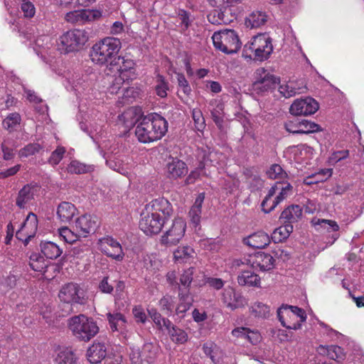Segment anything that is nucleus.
Masks as SVG:
<instances>
[{
  "instance_id": "nucleus-1",
  "label": "nucleus",
  "mask_w": 364,
  "mask_h": 364,
  "mask_svg": "<svg viewBox=\"0 0 364 364\" xmlns=\"http://www.w3.org/2000/svg\"><path fill=\"white\" fill-rule=\"evenodd\" d=\"M173 213L169 201L164 198H159L146 204L141 214L139 228L146 235L159 233L166 221Z\"/></svg>"
},
{
  "instance_id": "nucleus-2",
  "label": "nucleus",
  "mask_w": 364,
  "mask_h": 364,
  "mask_svg": "<svg viewBox=\"0 0 364 364\" xmlns=\"http://www.w3.org/2000/svg\"><path fill=\"white\" fill-rule=\"evenodd\" d=\"M168 131V122L164 117L151 113L141 118L135 129L138 140L144 144L161 139Z\"/></svg>"
},
{
  "instance_id": "nucleus-3",
  "label": "nucleus",
  "mask_w": 364,
  "mask_h": 364,
  "mask_svg": "<svg viewBox=\"0 0 364 364\" xmlns=\"http://www.w3.org/2000/svg\"><path fill=\"white\" fill-rule=\"evenodd\" d=\"M108 70H116L118 74V76L114 75L111 77L112 78L114 77L109 87V90L112 94H117L122 85L125 82L135 78V63L133 60L129 58L126 59L121 56L114 58L110 63Z\"/></svg>"
},
{
  "instance_id": "nucleus-4",
  "label": "nucleus",
  "mask_w": 364,
  "mask_h": 364,
  "mask_svg": "<svg viewBox=\"0 0 364 364\" xmlns=\"http://www.w3.org/2000/svg\"><path fill=\"white\" fill-rule=\"evenodd\" d=\"M273 51L271 38L266 33H260L252 38L246 43L242 51V57L254 61L267 60Z\"/></svg>"
},
{
  "instance_id": "nucleus-5",
  "label": "nucleus",
  "mask_w": 364,
  "mask_h": 364,
  "mask_svg": "<svg viewBox=\"0 0 364 364\" xmlns=\"http://www.w3.org/2000/svg\"><path fill=\"white\" fill-rule=\"evenodd\" d=\"M122 43L119 39L106 37L92 46V62L103 65L118 53Z\"/></svg>"
},
{
  "instance_id": "nucleus-6",
  "label": "nucleus",
  "mask_w": 364,
  "mask_h": 364,
  "mask_svg": "<svg viewBox=\"0 0 364 364\" xmlns=\"http://www.w3.org/2000/svg\"><path fill=\"white\" fill-rule=\"evenodd\" d=\"M88 39L89 35L85 30H69L60 36L58 49L65 54L78 51L83 48Z\"/></svg>"
},
{
  "instance_id": "nucleus-7",
  "label": "nucleus",
  "mask_w": 364,
  "mask_h": 364,
  "mask_svg": "<svg viewBox=\"0 0 364 364\" xmlns=\"http://www.w3.org/2000/svg\"><path fill=\"white\" fill-rule=\"evenodd\" d=\"M214 47L226 54L237 53L241 48V42L235 31L223 29L216 31L212 36Z\"/></svg>"
},
{
  "instance_id": "nucleus-8",
  "label": "nucleus",
  "mask_w": 364,
  "mask_h": 364,
  "mask_svg": "<svg viewBox=\"0 0 364 364\" xmlns=\"http://www.w3.org/2000/svg\"><path fill=\"white\" fill-rule=\"evenodd\" d=\"M277 317L284 327L297 330L306 321V314L304 309L297 306L282 305L277 310Z\"/></svg>"
},
{
  "instance_id": "nucleus-9",
  "label": "nucleus",
  "mask_w": 364,
  "mask_h": 364,
  "mask_svg": "<svg viewBox=\"0 0 364 364\" xmlns=\"http://www.w3.org/2000/svg\"><path fill=\"white\" fill-rule=\"evenodd\" d=\"M186 223L182 218H176L161 235L160 242L166 247L176 245L184 237Z\"/></svg>"
},
{
  "instance_id": "nucleus-10",
  "label": "nucleus",
  "mask_w": 364,
  "mask_h": 364,
  "mask_svg": "<svg viewBox=\"0 0 364 364\" xmlns=\"http://www.w3.org/2000/svg\"><path fill=\"white\" fill-rule=\"evenodd\" d=\"M69 328L75 337L84 342H88L91 339V323L89 318L80 314L69 319Z\"/></svg>"
},
{
  "instance_id": "nucleus-11",
  "label": "nucleus",
  "mask_w": 364,
  "mask_h": 364,
  "mask_svg": "<svg viewBox=\"0 0 364 364\" xmlns=\"http://www.w3.org/2000/svg\"><path fill=\"white\" fill-rule=\"evenodd\" d=\"M97 248L104 255L117 262H122L124 258V252L121 244L114 238L107 236L99 239Z\"/></svg>"
},
{
  "instance_id": "nucleus-12",
  "label": "nucleus",
  "mask_w": 364,
  "mask_h": 364,
  "mask_svg": "<svg viewBox=\"0 0 364 364\" xmlns=\"http://www.w3.org/2000/svg\"><path fill=\"white\" fill-rule=\"evenodd\" d=\"M274 257L268 253L258 252L247 257H244L241 260L242 264L250 266L255 270L269 271L274 267Z\"/></svg>"
},
{
  "instance_id": "nucleus-13",
  "label": "nucleus",
  "mask_w": 364,
  "mask_h": 364,
  "mask_svg": "<svg viewBox=\"0 0 364 364\" xmlns=\"http://www.w3.org/2000/svg\"><path fill=\"white\" fill-rule=\"evenodd\" d=\"M213 9L207 16L208 21L215 25L229 24L233 22L237 16L233 11L232 6L223 4L222 6H210Z\"/></svg>"
},
{
  "instance_id": "nucleus-14",
  "label": "nucleus",
  "mask_w": 364,
  "mask_h": 364,
  "mask_svg": "<svg viewBox=\"0 0 364 364\" xmlns=\"http://www.w3.org/2000/svg\"><path fill=\"white\" fill-rule=\"evenodd\" d=\"M38 229L37 215L30 212L26 218L21 228L16 232V237L27 245L31 238L34 237Z\"/></svg>"
},
{
  "instance_id": "nucleus-15",
  "label": "nucleus",
  "mask_w": 364,
  "mask_h": 364,
  "mask_svg": "<svg viewBox=\"0 0 364 364\" xmlns=\"http://www.w3.org/2000/svg\"><path fill=\"white\" fill-rule=\"evenodd\" d=\"M318 108V103L309 97L295 100L290 106L289 112L295 116H307L314 114Z\"/></svg>"
},
{
  "instance_id": "nucleus-16",
  "label": "nucleus",
  "mask_w": 364,
  "mask_h": 364,
  "mask_svg": "<svg viewBox=\"0 0 364 364\" xmlns=\"http://www.w3.org/2000/svg\"><path fill=\"white\" fill-rule=\"evenodd\" d=\"M41 190V186L31 182L24 185L19 191L16 198V205L21 209L25 208L28 204L31 203L36 195Z\"/></svg>"
},
{
  "instance_id": "nucleus-17",
  "label": "nucleus",
  "mask_w": 364,
  "mask_h": 364,
  "mask_svg": "<svg viewBox=\"0 0 364 364\" xmlns=\"http://www.w3.org/2000/svg\"><path fill=\"white\" fill-rule=\"evenodd\" d=\"M311 224L318 230H323L331 234L330 236L331 239V244L334 243L340 237V227L335 220L314 218L311 220Z\"/></svg>"
},
{
  "instance_id": "nucleus-18",
  "label": "nucleus",
  "mask_w": 364,
  "mask_h": 364,
  "mask_svg": "<svg viewBox=\"0 0 364 364\" xmlns=\"http://www.w3.org/2000/svg\"><path fill=\"white\" fill-rule=\"evenodd\" d=\"M188 172L186 164L178 158H171L166 166V173L170 179H177L184 176Z\"/></svg>"
},
{
  "instance_id": "nucleus-19",
  "label": "nucleus",
  "mask_w": 364,
  "mask_h": 364,
  "mask_svg": "<svg viewBox=\"0 0 364 364\" xmlns=\"http://www.w3.org/2000/svg\"><path fill=\"white\" fill-rule=\"evenodd\" d=\"M91 17V9H80L67 12L64 20L73 25H84L90 22Z\"/></svg>"
},
{
  "instance_id": "nucleus-20",
  "label": "nucleus",
  "mask_w": 364,
  "mask_h": 364,
  "mask_svg": "<svg viewBox=\"0 0 364 364\" xmlns=\"http://www.w3.org/2000/svg\"><path fill=\"white\" fill-rule=\"evenodd\" d=\"M243 241L245 245L252 248L262 249L269 244L270 239L267 233L259 231L244 238Z\"/></svg>"
},
{
  "instance_id": "nucleus-21",
  "label": "nucleus",
  "mask_w": 364,
  "mask_h": 364,
  "mask_svg": "<svg viewBox=\"0 0 364 364\" xmlns=\"http://www.w3.org/2000/svg\"><path fill=\"white\" fill-rule=\"evenodd\" d=\"M77 214V209L70 202H62L58 206L57 215L63 223H70Z\"/></svg>"
},
{
  "instance_id": "nucleus-22",
  "label": "nucleus",
  "mask_w": 364,
  "mask_h": 364,
  "mask_svg": "<svg viewBox=\"0 0 364 364\" xmlns=\"http://www.w3.org/2000/svg\"><path fill=\"white\" fill-rule=\"evenodd\" d=\"M317 351L320 355H326L330 359L336 360L338 363L343 360L346 357L343 349L341 347L336 345H321L318 347Z\"/></svg>"
},
{
  "instance_id": "nucleus-23",
  "label": "nucleus",
  "mask_w": 364,
  "mask_h": 364,
  "mask_svg": "<svg viewBox=\"0 0 364 364\" xmlns=\"http://www.w3.org/2000/svg\"><path fill=\"white\" fill-rule=\"evenodd\" d=\"M302 212V208L299 205H291L282 212L279 218L284 223L292 225L301 219Z\"/></svg>"
},
{
  "instance_id": "nucleus-24",
  "label": "nucleus",
  "mask_w": 364,
  "mask_h": 364,
  "mask_svg": "<svg viewBox=\"0 0 364 364\" xmlns=\"http://www.w3.org/2000/svg\"><path fill=\"white\" fill-rule=\"evenodd\" d=\"M196 256L195 250L190 246H179L173 252L175 262L178 264H191Z\"/></svg>"
},
{
  "instance_id": "nucleus-25",
  "label": "nucleus",
  "mask_w": 364,
  "mask_h": 364,
  "mask_svg": "<svg viewBox=\"0 0 364 364\" xmlns=\"http://www.w3.org/2000/svg\"><path fill=\"white\" fill-rule=\"evenodd\" d=\"M270 189H274V196L278 193V195L275 197V203L279 205L288 196L292 194L293 187L289 183L284 182H276Z\"/></svg>"
},
{
  "instance_id": "nucleus-26",
  "label": "nucleus",
  "mask_w": 364,
  "mask_h": 364,
  "mask_svg": "<svg viewBox=\"0 0 364 364\" xmlns=\"http://www.w3.org/2000/svg\"><path fill=\"white\" fill-rule=\"evenodd\" d=\"M205 199V193H200L196 198L195 203L189 211L191 222L195 228L198 226L200 223L202 205Z\"/></svg>"
},
{
  "instance_id": "nucleus-27",
  "label": "nucleus",
  "mask_w": 364,
  "mask_h": 364,
  "mask_svg": "<svg viewBox=\"0 0 364 364\" xmlns=\"http://www.w3.org/2000/svg\"><path fill=\"white\" fill-rule=\"evenodd\" d=\"M306 90V87H299L296 82L289 81L281 84L279 87V92L285 98H289L298 94H301Z\"/></svg>"
},
{
  "instance_id": "nucleus-28",
  "label": "nucleus",
  "mask_w": 364,
  "mask_h": 364,
  "mask_svg": "<svg viewBox=\"0 0 364 364\" xmlns=\"http://www.w3.org/2000/svg\"><path fill=\"white\" fill-rule=\"evenodd\" d=\"M40 246L41 252L46 258L50 259H57L63 252V250L57 244L50 241L41 242Z\"/></svg>"
},
{
  "instance_id": "nucleus-29",
  "label": "nucleus",
  "mask_w": 364,
  "mask_h": 364,
  "mask_svg": "<svg viewBox=\"0 0 364 364\" xmlns=\"http://www.w3.org/2000/svg\"><path fill=\"white\" fill-rule=\"evenodd\" d=\"M75 226L79 236L86 237L91 229V215L85 214L77 218Z\"/></svg>"
},
{
  "instance_id": "nucleus-30",
  "label": "nucleus",
  "mask_w": 364,
  "mask_h": 364,
  "mask_svg": "<svg viewBox=\"0 0 364 364\" xmlns=\"http://www.w3.org/2000/svg\"><path fill=\"white\" fill-rule=\"evenodd\" d=\"M240 285L257 287L260 283L259 277L250 271H243L237 277Z\"/></svg>"
},
{
  "instance_id": "nucleus-31",
  "label": "nucleus",
  "mask_w": 364,
  "mask_h": 364,
  "mask_svg": "<svg viewBox=\"0 0 364 364\" xmlns=\"http://www.w3.org/2000/svg\"><path fill=\"white\" fill-rule=\"evenodd\" d=\"M107 316L109 326L112 331H118L124 328L126 319L122 314L108 313Z\"/></svg>"
},
{
  "instance_id": "nucleus-32",
  "label": "nucleus",
  "mask_w": 364,
  "mask_h": 364,
  "mask_svg": "<svg viewBox=\"0 0 364 364\" xmlns=\"http://www.w3.org/2000/svg\"><path fill=\"white\" fill-rule=\"evenodd\" d=\"M200 274L201 280L197 281V279H196L195 281L199 287L207 284L210 288L215 290H220L223 289L225 285V282L220 278L206 277L203 272H200Z\"/></svg>"
},
{
  "instance_id": "nucleus-33",
  "label": "nucleus",
  "mask_w": 364,
  "mask_h": 364,
  "mask_svg": "<svg viewBox=\"0 0 364 364\" xmlns=\"http://www.w3.org/2000/svg\"><path fill=\"white\" fill-rule=\"evenodd\" d=\"M43 149V146L39 143H29L18 151V155L20 159L28 158L36 155Z\"/></svg>"
},
{
  "instance_id": "nucleus-34",
  "label": "nucleus",
  "mask_w": 364,
  "mask_h": 364,
  "mask_svg": "<svg viewBox=\"0 0 364 364\" xmlns=\"http://www.w3.org/2000/svg\"><path fill=\"white\" fill-rule=\"evenodd\" d=\"M55 361L57 364H77V358L71 350L65 348L59 351Z\"/></svg>"
},
{
  "instance_id": "nucleus-35",
  "label": "nucleus",
  "mask_w": 364,
  "mask_h": 364,
  "mask_svg": "<svg viewBox=\"0 0 364 364\" xmlns=\"http://www.w3.org/2000/svg\"><path fill=\"white\" fill-rule=\"evenodd\" d=\"M298 125L299 129H293L292 128H290V130L299 134H309L317 132L321 130L320 126L318 124L308 120H301L298 122Z\"/></svg>"
},
{
  "instance_id": "nucleus-36",
  "label": "nucleus",
  "mask_w": 364,
  "mask_h": 364,
  "mask_svg": "<svg viewBox=\"0 0 364 364\" xmlns=\"http://www.w3.org/2000/svg\"><path fill=\"white\" fill-rule=\"evenodd\" d=\"M266 15L262 11H253L246 19L247 26L258 28L264 25L267 21Z\"/></svg>"
},
{
  "instance_id": "nucleus-37",
  "label": "nucleus",
  "mask_w": 364,
  "mask_h": 364,
  "mask_svg": "<svg viewBox=\"0 0 364 364\" xmlns=\"http://www.w3.org/2000/svg\"><path fill=\"white\" fill-rule=\"evenodd\" d=\"M107 349L104 343H92V364H97L106 358Z\"/></svg>"
},
{
  "instance_id": "nucleus-38",
  "label": "nucleus",
  "mask_w": 364,
  "mask_h": 364,
  "mask_svg": "<svg viewBox=\"0 0 364 364\" xmlns=\"http://www.w3.org/2000/svg\"><path fill=\"white\" fill-rule=\"evenodd\" d=\"M29 265L33 270L39 272H44L48 267L44 257L38 253H33L30 256Z\"/></svg>"
},
{
  "instance_id": "nucleus-39",
  "label": "nucleus",
  "mask_w": 364,
  "mask_h": 364,
  "mask_svg": "<svg viewBox=\"0 0 364 364\" xmlns=\"http://www.w3.org/2000/svg\"><path fill=\"white\" fill-rule=\"evenodd\" d=\"M195 268L194 267H190L187 269H186L183 273L181 274L180 278V282L181 285H183L185 288H188L190 287V284L191 282H193L196 286L197 285V283L195 282L196 279L197 281L201 280L200 274L199 273L198 275H196L195 278H193V274L195 273Z\"/></svg>"
},
{
  "instance_id": "nucleus-40",
  "label": "nucleus",
  "mask_w": 364,
  "mask_h": 364,
  "mask_svg": "<svg viewBox=\"0 0 364 364\" xmlns=\"http://www.w3.org/2000/svg\"><path fill=\"white\" fill-rule=\"evenodd\" d=\"M283 226H280L276 228L272 233V239L275 242H282L287 239L291 232L293 231V225L291 224H287Z\"/></svg>"
},
{
  "instance_id": "nucleus-41",
  "label": "nucleus",
  "mask_w": 364,
  "mask_h": 364,
  "mask_svg": "<svg viewBox=\"0 0 364 364\" xmlns=\"http://www.w3.org/2000/svg\"><path fill=\"white\" fill-rule=\"evenodd\" d=\"M21 122V116L17 112L9 114L3 121V127L4 129L11 132Z\"/></svg>"
},
{
  "instance_id": "nucleus-42",
  "label": "nucleus",
  "mask_w": 364,
  "mask_h": 364,
  "mask_svg": "<svg viewBox=\"0 0 364 364\" xmlns=\"http://www.w3.org/2000/svg\"><path fill=\"white\" fill-rule=\"evenodd\" d=\"M274 196V189H269L267 195L264 197L261 203L262 210L265 213L272 211L278 205L275 203V200H272Z\"/></svg>"
},
{
  "instance_id": "nucleus-43",
  "label": "nucleus",
  "mask_w": 364,
  "mask_h": 364,
  "mask_svg": "<svg viewBox=\"0 0 364 364\" xmlns=\"http://www.w3.org/2000/svg\"><path fill=\"white\" fill-rule=\"evenodd\" d=\"M80 290L81 288L77 283L68 282L62 287L58 296H78Z\"/></svg>"
},
{
  "instance_id": "nucleus-44",
  "label": "nucleus",
  "mask_w": 364,
  "mask_h": 364,
  "mask_svg": "<svg viewBox=\"0 0 364 364\" xmlns=\"http://www.w3.org/2000/svg\"><path fill=\"white\" fill-rule=\"evenodd\" d=\"M244 174L247 180L250 181V188L252 191L259 189L263 186V181L257 175H253L250 168H246L244 171Z\"/></svg>"
},
{
  "instance_id": "nucleus-45",
  "label": "nucleus",
  "mask_w": 364,
  "mask_h": 364,
  "mask_svg": "<svg viewBox=\"0 0 364 364\" xmlns=\"http://www.w3.org/2000/svg\"><path fill=\"white\" fill-rule=\"evenodd\" d=\"M66 152V149L64 146H58L50 154V157L48 159V162L53 166H55L61 161L65 154Z\"/></svg>"
},
{
  "instance_id": "nucleus-46",
  "label": "nucleus",
  "mask_w": 364,
  "mask_h": 364,
  "mask_svg": "<svg viewBox=\"0 0 364 364\" xmlns=\"http://www.w3.org/2000/svg\"><path fill=\"white\" fill-rule=\"evenodd\" d=\"M268 178L271 179H284L287 176V173L279 164H272L267 171Z\"/></svg>"
},
{
  "instance_id": "nucleus-47",
  "label": "nucleus",
  "mask_w": 364,
  "mask_h": 364,
  "mask_svg": "<svg viewBox=\"0 0 364 364\" xmlns=\"http://www.w3.org/2000/svg\"><path fill=\"white\" fill-rule=\"evenodd\" d=\"M156 85L155 90L156 95L160 97H165L167 95L168 83L165 80V77L160 74L156 75Z\"/></svg>"
},
{
  "instance_id": "nucleus-48",
  "label": "nucleus",
  "mask_w": 364,
  "mask_h": 364,
  "mask_svg": "<svg viewBox=\"0 0 364 364\" xmlns=\"http://www.w3.org/2000/svg\"><path fill=\"white\" fill-rule=\"evenodd\" d=\"M171 340L176 343H183L187 341L188 335L182 329L176 327H172L168 333Z\"/></svg>"
},
{
  "instance_id": "nucleus-49",
  "label": "nucleus",
  "mask_w": 364,
  "mask_h": 364,
  "mask_svg": "<svg viewBox=\"0 0 364 364\" xmlns=\"http://www.w3.org/2000/svg\"><path fill=\"white\" fill-rule=\"evenodd\" d=\"M191 115L196 129L199 132H202L205 127V121L202 112L200 109L196 108L192 110Z\"/></svg>"
},
{
  "instance_id": "nucleus-50",
  "label": "nucleus",
  "mask_w": 364,
  "mask_h": 364,
  "mask_svg": "<svg viewBox=\"0 0 364 364\" xmlns=\"http://www.w3.org/2000/svg\"><path fill=\"white\" fill-rule=\"evenodd\" d=\"M60 237L67 243L73 244L76 242L79 237V234H75L68 228H62L59 229Z\"/></svg>"
},
{
  "instance_id": "nucleus-51",
  "label": "nucleus",
  "mask_w": 364,
  "mask_h": 364,
  "mask_svg": "<svg viewBox=\"0 0 364 364\" xmlns=\"http://www.w3.org/2000/svg\"><path fill=\"white\" fill-rule=\"evenodd\" d=\"M251 313L257 317H266L269 315V307L261 302H256L251 306Z\"/></svg>"
},
{
  "instance_id": "nucleus-52",
  "label": "nucleus",
  "mask_w": 364,
  "mask_h": 364,
  "mask_svg": "<svg viewBox=\"0 0 364 364\" xmlns=\"http://www.w3.org/2000/svg\"><path fill=\"white\" fill-rule=\"evenodd\" d=\"M262 73H264V75L263 77L259 80L257 82L261 84L264 88H265L266 90L272 88L274 86L276 85V84H277L278 78H277L273 75L266 73V71L264 69H262Z\"/></svg>"
},
{
  "instance_id": "nucleus-53",
  "label": "nucleus",
  "mask_w": 364,
  "mask_h": 364,
  "mask_svg": "<svg viewBox=\"0 0 364 364\" xmlns=\"http://www.w3.org/2000/svg\"><path fill=\"white\" fill-rule=\"evenodd\" d=\"M89 167L78 161H72L68 166V171L70 173L80 174L86 173Z\"/></svg>"
},
{
  "instance_id": "nucleus-54",
  "label": "nucleus",
  "mask_w": 364,
  "mask_h": 364,
  "mask_svg": "<svg viewBox=\"0 0 364 364\" xmlns=\"http://www.w3.org/2000/svg\"><path fill=\"white\" fill-rule=\"evenodd\" d=\"M21 9L23 13V16L25 18H31L35 16L36 8L33 4L29 0L21 1Z\"/></svg>"
},
{
  "instance_id": "nucleus-55",
  "label": "nucleus",
  "mask_w": 364,
  "mask_h": 364,
  "mask_svg": "<svg viewBox=\"0 0 364 364\" xmlns=\"http://www.w3.org/2000/svg\"><path fill=\"white\" fill-rule=\"evenodd\" d=\"M176 79L178 85L181 88L183 94L186 96L189 95L191 92V87L183 73H176Z\"/></svg>"
},
{
  "instance_id": "nucleus-56",
  "label": "nucleus",
  "mask_w": 364,
  "mask_h": 364,
  "mask_svg": "<svg viewBox=\"0 0 364 364\" xmlns=\"http://www.w3.org/2000/svg\"><path fill=\"white\" fill-rule=\"evenodd\" d=\"M138 95L139 92L134 87H127L124 90L122 94L123 102L126 104L132 103Z\"/></svg>"
},
{
  "instance_id": "nucleus-57",
  "label": "nucleus",
  "mask_w": 364,
  "mask_h": 364,
  "mask_svg": "<svg viewBox=\"0 0 364 364\" xmlns=\"http://www.w3.org/2000/svg\"><path fill=\"white\" fill-rule=\"evenodd\" d=\"M16 278L14 275H9L0 284V289L6 294L9 289L16 286Z\"/></svg>"
},
{
  "instance_id": "nucleus-58",
  "label": "nucleus",
  "mask_w": 364,
  "mask_h": 364,
  "mask_svg": "<svg viewBox=\"0 0 364 364\" xmlns=\"http://www.w3.org/2000/svg\"><path fill=\"white\" fill-rule=\"evenodd\" d=\"M21 168V164H16L6 170L0 171V179L6 178L16 175L20 171Z\"/></svg>"
},
{
  "instance_id": "nucleus-59",
  "label": "nucleus",
  "mask_w": 364,
  "mask_h": 364,
  "mask_svg": "<svg viewBox=\"0 0 364 364\" xmlns=\"http://www.w3.org/2000/svg\"><path fill=\"white\" fill-rule=\"evenodd\" d=\"M69 300H65L63 303L62 309L63 310L67 313L69 314L70 311H73L72 304H70L71 301H75V303L82 302V300H84L85 297H68Z\"/></svg>"
},
{
  "instance_id": "nucleus-60",
  "label": "nucleus",
  "mask_w": 364,
  "mask_h": 364,
  "mask_svg": "<svg viewBox=\"0 0 364 364\" xmlns=\"http://www.w3.org/2000/svg\"><path fill=\"white\" fill-rule=\"evenodd\" d=\"M246 340L250 343L256 345L261 340L260 333L257 331H251L248 328L246 334Z\"/></svg>"
},
{
  "instance_id": "nucleus-61",
  "label": "nucleus",
  "mask_w": 364,
  "mask_h": 364,
  "mask_svg": "<svg viewBox=\"0 0 364 364\" xmlns=\"http://www.w3.org/2000/svg\"><path fill=\"white\" fill-rule=\"evenodd\" d=\"M242 0H208L210 6H222L224 4L228 6H234L242 2Z\"/></svg>"
},
{
  "instance_id": "nucleus-62",
  "label": "nucleus",
  "mask_w": 364,
  "mask_h": 364,
  "mask_svg": "<svg viewBox=\"0 0 364 364\" xmlns=\"http://www.w3.org/2000/svg\"><path fill=\"white\" fill-rule=\"evenodd\" d=\"M1 151L3 152V159L6 161L11 160L15 156L14 149L13 148L9 147L5 144V143H2Z\"/></svg>"
},
{
  "instance_id": "nucleus-63",
  "label": "nucleus",
  "mask_w": 364,
  "mask_h": 364,
  "mask_svg": "<svg viewBox=\"0 0 364 364\" xmlns=\"http://www.w3.org/2000/svg\"><path fill=\"white\" fill-rule=\"evenodd\" d=\"M99 289L102 293L110 294L113 290V287L108 282V277H105L99 284Z\"/></svg>"
},
{
  "instance_id": "nucleus-64",
  "label": "nucleus",
  "mask_w": 364,
  "mask_h": 364,
  "mask_svg": "<svg viewBox=\"0 0 364 364\" xmlns=\"http://www.w3.org/2000/svg\"><path fill=\"white\" fill-rule=\"evenodd\" d=\"M129 359L132 364H139L141 361V352L139 348H131Z\"/></svg>"
}]
</instances>
